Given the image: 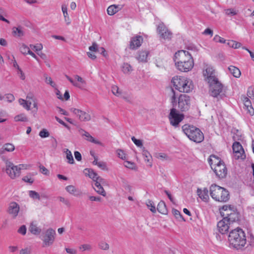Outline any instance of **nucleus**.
<instances>
[{
	"label": "nucleus",
	"instance_id": "obj_35",
	"mask_svg": "<svg viewBox=\"0 0 254 254\" xmlns=\"http://www.w3.org/2000/svg\"><path fill=\"white\" fill-rule=\"evenodd\" d=\"M12 33L15 36L21 37L24 35V32L21 27H13Z\"/></svg>",
	"mask_w": 254,
	"mask_h": 254
},
{
	"label": "nucleus",
	"instance_id": "obj_48",
	"mask_svg": "<svg viewBox=\"0 0 254 254\" xmlns=\"http://www.w3.org/2000/svg\"><path fill=\"white\" fill-rule=\"evenodd\" d=\"M112 92L116 96L119 97L121 95V92L119 88L116 85H114L112 87Z\"/></svg>",
	"mask_w": 254,
	"mask_h": 254
},
{
	"label": "nucleus",
	"instance_id": "obj_30",
	"mask_svg": "<svg viewBox=\"0 0 254 254\" xmlns=\"http://www.w3.org/2000/svg\"><path fill=\"white\" fill-rule=\"evenodd\" d=\"M142 151V155L144 157L145 161L149 163L148 165L150 166H151V165H151L152 156H151V154L147 150H146L145 149L144 147H143Z\"/></svg>",
	"mask_w": 254,
	"mask_h": 254
},
{
	"label": "nucleus",
	"instance_id": "obj_54",
	"mask_svg": "<svg viewBox=\"0 0 254 254\" xmlns=\"http://www.w3.org/2000/svg\"><path fill=\"white\" fill-rule=\"evenodd\" d=\"M19 172L22 170H27L31 167V165L29 164H21L17 165Z\"/></svg>",
	"mask_w": 254,
	"mask_h": 254
},
{
	"label": "nucleus",
	"instance_id": "obj_3",
	"mask_svg": "<svg viewBox=\"0 0 254 254\" xmlns=\"http://www.w3.org/2000/svg\"><path fill=\"white\" fill-rule=\"evenodd\" d=\"M228 241L234 248L239 249L244 247L246 244L245 234L242 229L237 228L230 231Z\"/></svg>",
	"mask_w": 254,
	"mask_h": 254
},
{
	"label": "nucleus",
	"instance_id": "obj_29",
	"mask_svg": "<svg viewBox=\"0 0 254 254\" xmlns=\"http://www.w3.org/2000/svg\"><path fill=\"white\" fill-rule=\"evenodd\" d=\"M239 215L237 212L236 209L230 214V215L228 216V218H227V221L229 222L231 224L239 220Z\"/></svg>",
	"mask_w": 254,
	"mask_h": 254
},
{
	"label": "nucleus",
	"instance_id": "obj_19",
	"mask_svg": "<svg viewBox=\"0 0 254 254\" xmlns=\"http://www.w3.org/2000/svg\"><path fill=\"white\" fill-rule=\"evenodd\" d=\"M143 42V38L140 36H136L131 38L130 44L129 48L134 50L139 47Z\"/></svg>",
	"mask_w": 254,
	"mask_h": 254
},
{
	"label": "nucleus",
	"instance_id": "obj_41",
	"mask_svg": "<svg viewBox=\"0 0 254 254\" xmlns=\"http://www.w3.org/2000/svg\"><path fill=\"white\" fill-rule=\"evenodd\" d=\"M226 15L228 16L235 15L238 13L239 11L234 8H228L224 10Z\"/></svg>",
	"mask_w": 254,
	"mask_h": 254
},
{
	"label": "nucleus",
	"instance_id": "obj_8",
	"mask_svg": "<svg viewBox=\"0 0 254 254\" xmlns=\"http://www.w3.org/2000/svg\"><path fill=\"white\" fill-rule=\"evenodd\" d=\"M168 118L170 124L176 127L184 119V115L179 113V110L176 108H173L170 110Z\"/></svg>",
	"mask_w": 254,
	"mask_h": 254
},
{
	"label": "nucleus",
	"instance_id": "obj_53",
	"mask_svg": "<svg viewBox=\"0 0 254 254\" xmlns=\"http://www.w3.org/2000/svg\"><path fill=\"white\" fill-rule=\"evenodd\" d=\"M79 249L82 252H84L86 251H90L92 249V247L89 244H83L81 245Z\"/></svg>",
	"mask_w": 254,
	"mask_h": 254
},
{
	"label": "nucleus",
	"instance_id": "obj_22",
	"mask_svg": "<svg viewBox=\"0 0 254 254\" xmlns=\"http://www.w3.org/2000/svg\"><path fill=\"white\" fill-rule=\"evenodd\" d=\"M83 173L86 176L89 177L95 182L98 181V179H102V178L98 176V174L92 169L86 168L83 171Z\"/></svg>",
	"mask_w": 254,
	"mask_h": 254
},
{
	"label": "nucleus",
	"instance_id": "obj_24",
	"mask_svg": "<svg viewBox=\"0 0 254 254\" xmlns=\"http://www.w3.org/2000/svg\"><path fill=\"white\" fill-rule=\"evenodd\" d=\"M83 133H81L83 136H84V139L87 141L99 145H102V143L98 140L95 139L91 136L89 132L84 130H82Z\"/></svg>",
	"mask_w": 254,
	"mask_h": 254
},
{
	"label": "nucleus",
	"instance_id": "obj_60",
	"mask_svg": "<svg viewBox=\"0 0 254 254\" xmlns=\"http://www.w3.org/2000/svg\"><path fill=\"white\" fill-rule=\"evenodd\" d=\"M17 74L21 80H25V75L23 71L22 70L21 68H18V69L17 70Z\"/></svg>",
	"mask_w": 254,
	"mask_h": 254
},
{
	"label": "nucleus",
	"instance_id": "obj_34",
	"mask_svg": "<svg viewBox=\"0 0 254 254\" xmlns=\"http://www.w3.org/2000/svg\"><path fill=\"white\" fill-rule=\"evenodd\" d=\"M158 211L163 214H166L167 213V210L165 203L163 201H160L157 205Z\"/></svg>",
	"mask_w": 254,
	"mask_h": 254
},
{
	"label": "nucleus",
	"instance_id": "obj_44",
	"mask_svg": "<svg viewBox=\"0 0 254 254\" xmlns=\"http://www.w3.org/2000/svg\"><path fill=\"white\" fill-rule=\"evenodd\" d=\"M20 51L23 55H27L30 51V50L26 45L22 44L20 47Z\"/></svg>",
	"mask_w": 254,
	"mask_h": 254
},
{
	"label": "nucleus",
	"instance_id": "obj_39",
	"mask_svg": "<svg viewBox=\"0 0 254 254\" xmlns=\"http://www.w3.org/2000/svg\"><path fill=\"white\" fill-rule=\"evenodd\" d=\"M124 165L125 167L132 170H136L137 169L134 163L128 161H125Z\"/></svg>",
	"mask_w": 254,
	"mask_h": 254
},
{
	"label": "nucleus",
	"instance_id": "obj_37",
	"mask_svg": "<svg viewBox=\"0 0 254 254\" xmlns=\"http://www.w3.org/2000/svg\"><path fill=\"white\" fill-rule=\"evenodd\" d=\"M65 190L70 194L76 195L78 192L77 190L73 185H69L65 187Z\"/></svg>",
	"mask_w": 254,
	"mask_h": 254
},
{
	"label": "nucleus",
	"instance_id": "obj_32",
	"mask_svg": "<svg viewBox=\"0 0 254 254\" xmlns=\"http://www.w3.org/2000/svg\"><path fill=\"white\" fill-rule=\"evenodd\" d=\"M122 71L127 74H129L133 70L132 66L128 63H124L121 66Z\"/></svg>",
	"mask_w": 254,
	"mask_h": 254
},
{
	"label": "nucleus",
	"instance_id": "obj_59",
	"mask_svg": "<svg viewBox=\"0 0 254 254\" xmlns=\"http://www.w3.org/2000/svg\"><path fill=\"white\" fill-rule=\"evenodd\" d=\"M63 16L64 17V22L67 25H69L71 23V19L69 16L68 13H66L64 14H63Z\"/></svg>",
	"mask_w": 254,
	"mask_h": 254
},
{
	"label": "nucleus",
	"instance_id": "obj_20",
	"mask_svg": "<svg viewBox=\"0 0 254 254\" xmlns=\"http://www.w3.org/2000/svg\"><path fill=\"white\" fill-rule=\"evenodd\" d=\"M236 208L234 206L231 205H225L220 208V212L223 218H228V216L230 215L231 213L234 212Z\"/></svg>",
	"mask_w": 254,
	"mask_h": 254
},
{
	"label": "nucleus",
	"instance_id": "obj_14",
	"mask_svg": "<svg viewBox=\"0 0 254 254\" xmlns=\"http://www.w3.org/2000/svg\"><path fill=\"white\" fill-rule=\"evenodd\" d=\"M157 31L161 39L168 41L171 39L172 33L163 23L158 25Z\"/></svg>",
	"mask_w": 254,
	"mask_h": 254
},
{
	"label": "nucleus",
	"instance_id": "obj_26",
	"mask_svg": "<svg viewBox=\"0 0 254 254\" xmlns=\"http://www.w3.org/2000/svg\"><path fill=\"white\" fill-rule=\"evenodd\" d=\"M148 54L149 52L147 51H140L138 53L136 58L139 62H146Z\"/></svg>",
	"mask_w": 254,
	"mask_h": 254
},
{
	"label": "nucleus",
	"instance_id": "obj_23",
	"mask_svg": "<svg viewBox=\"0 0 254 254\" xmlns=\"http://www.w3.org/2000/svg\"><path fill=\"white\" fill-rule=\"evenodd\" d=\"M197 195L203 201L207 202L209 199L208 191L206 188H204L203 190L198 189L197 190Z\"/></svg>",
	"mask_w": 254,
	"mask_h": 254
},
{
	"label": "nucleus",
	"instance_id": "obj_1",
	"mask_svg": "<svg viewBox=\"0 0 254 254\" xmlns=\"http://www.w3.org/2000/svg\"><path fill=\"white\" fill-rule=\"evenodd\" d=\"M174 61L177 69L183 72L190 70L194 65L193 58L187 51L181 50L176 53Z\"/></svg>",
	"mask_w": 254,
	"mask_h": 254
},
{
	"label": "nucleus",
	"instance_id": "obj_11",
	"mask_svg": "<svg viewBox=\"0 0 254 254\" xmlns=\"http://www.w3.org/2000/svg\"><path fill=\"white\" fill-rule=\"evenodd\" d=\"M56 232L52 228L47 229L44 233L42 241L43 247H49L52 245L55 241Z\"/></svg>",
	"mask_w": 254,
	"mask_h": 254
},
{
	"label": "nucleus",
	"instance_id": "obj_16",
	"mask_svg": "<svg viewBox=\"0 0 254 254\" xmlns=\"http://www.w3.org/2000/svg\"><path fill=\"white\" fill-rule=\"evenodd\" d=\"M233 150L236 159L244 160L246 158L244 150L241 144L238 142H235L233 144Z\"/></svg>",
	"mask_w": 254,
	"mask_h": 254
},
{
	"label": "nucleus",
	"instance_id": "obj_50",
	"mask_svg": "<svg viewBox=\"0 0 254 254\" xmlns=\"http://www.w3.org/2000/svg\"><path fill=\"white\" fill-rule=\"evenodd\" d=\"M45 82H46V83L50 84L52 87H53L54 88L56 87V84L54 81H53L51 77H50L47 75H45Z\"/></svg>",
	"mask_w": 254,
	"mask_h": 254
},
{
	"label": "nucleus",
	"instance_id": "obj_18",
	"mask_svg": "<svg viewBox=\"0 0 254 254\" xmlns=\"http://www.w3.org/2000/svg\"><path fill=\"white\" fill-rule=\"evenodd\" d=\"M19 210V204L15 202H11L9 204L7 211L9 215L15 218L18 215Z\"/></svg>",
	"mask_w": 254,
	"mask_h": 254
},
{
	"label": "nucleus",
	"instance_id": "obj_40",
	"mask_svg": "<svg viewBox=\"0 0 254 254\" xmlns=\"http://www.w3.org/2000/svg\"><path fill=\"white\" fill-rule=\"evenodd\" d=\"M172 213L178 220L180 221H185L180 212L177 209H173Z\"/></svg>",
	"mask_w": 254,
	"mask_h": 254
},
{
	"label": "nucleus",
	"instance_id": "obj_31",
	"mask_svg": "<svg viewBox=\"0 0 254 254\" xmlns=\"http://www.w3.org/2000/svg\"><path fill=\"white\" fill-rule=\"evenodd\" d=\"M89 49L91 52H101V53L103 54L105 52L104 48L102 47L99 48L98 45L96 43H93L92 45L89 47Z\"/></svg>",
	"mask_w": 254,
	"mask_h": 254
},
{
	"label": "nucleus",
	"instance_id": "obj_2",
	"mask_svg": "<svg viewBox=\"0 0 254 254\" xmlns=\"http://www.w3.org/2000/svg\"><path fill=\"white\" fill-rule=\"evenodd\" d=\"M170 101L173 108L176 109L177 108L178 110L181 112L189 110L191 105V99L189 96L182 94L177 97L173 89L172 90Z\"/></svg>",
	"mask_w": 254,
	"mask_h": 254
},
{
	"label": "nucleus",
	"instance_id": "obj_10",
	"mask_svg": "<svg viewBox=\"0 0 254 254\" xmlns=\"http://www.w3.org/2000/svg\"><path fill=\"white\" fill-rule=\"evenodd\" d=\"M210 92L211 95L214 97H218L221 95L223 91V85L218 80V78L214 81L209 82Z\"/></svg>",
	"mask_w": 254,
	"mask_h": 254
},
{
	"label": "nucleus",
	"instance_id": "obj_15",
	"mask_svg": "<svg viewBox=\"0 0 254 254\" xmlns=\"http://www.w3.org/2000/svg\"><path fill=\"white\" fill-rule=\"evenodd\" d=\"M65 77L67 80L72 84V85L75 87L82 89L86 85V81L78 75L76 74L74 75L75 80H73L72 78L67 75H65Z\"/></svg>",
	"mask_w": 254,
	"mask_h": 254
},
{
	"label": "nucleus",
	"instance_id": "obj_4",
	"mask_svg": "<svg viewBox=\"0 0 254 254\" xmlns=\"http://www.w3.org/2000/svg\"><path fill=\"white\" fill-rule=\"evenodd\" d=\"M172 83L175 89L180 92L190 93L194 87L192 80L185 76H175L173 77Z\"/></svg>",
	"mask_w": 254,
	"mask_h": 254
},
{
	"label": "nucleus",
	"instance_id": "obj_6",
	"mask_svg": "<svg viewBox=\"0 0 254 254\" xmlns=\"http://www.w3.org/2000/svg\"><path fill=\"white\" fill-rule=\"evenodd\" d=\"M184 133L188 138L196 143H200L204 139V135L201 130L192 126L185 125L182 127Z\"/></svg>",
	"mask_w": 254,
	"mask_h": 254
},
{
	"label": "nucleus",
	"instance_id": "obj_12",
	"mask_svg": "<svg viewBox=\"0 0 254 254\" xmlns=\"http://www.w3.org/2000/svg\"><path fill=\"white\" fill-rule=\"evenodd\" d=\"M70 111L81 122H88L91 120V116L89 112L75 108H71Z\"/></svg>",
	"mask_w": 254,
	"mask_h": 254
},
{
	"label": "nucleus",
	"instance_id": "obj_43",
	"mask_svg": "<svg viewBox=\"0 0 254 254\" xmlns=\"http://www.w3.org/2000/svg\"><path fill=\"white\" fill-rule=\"evenodd\" d=\"M29 196L33 199H40L39 194L34 190H29L28 191Z\"/></svg>",
	"mask_w": 254,
	"mask_h": 254
},
{
	"label": "nucleus",
	"instance_id": "obj_36",
	"mask_svg": "<svg viewBox=\"0 0 254 254\" xmlns=\"http://www.w3.org/2000/svg\"><path fill=\"white\" fill-rule=\"evenodd\" d=\"M64 152L66 155V158L67 160V162L71 164H73L74 161L71 151L68 149H65Z\"/></svg>",
	"mask_w": 254,
	"mask_h": 254
},
{
	"label": "nucleus",
	"instance_id": "obj_49",
	"mask_svg": "<svg viewBox=\"0 0 254 254\" xmlns=\"http://www.w3.org/2000/svg\"><path fill=\"white\" fill-rule=\"evenodd\" d=\"M227 44L230 47L235 49L239 48L241 46V44L240 43L234 41H229L228 42Z\"/></svg>",
	"mask_w": 254,
	"mask_h": 254
},
{
	"label": "nucleus",
	"instance_id": "obj_45",
	"mask_svg": "<svg viewBox=\"0 0 254 254\" xmlns=\"http://www.w3.org/2000/svg\"><path fill=\"white\" fill-rule=\"evenodd\" d=\"M156 157L161 161L169 160V157L165 153H159L156 154Z\"/></svg>",
	"mask_w": 254,
	"mask_h": 254
},
{
	"label": "nucleus",
	"instance_id": "obj_28",
	"mask_svg": "<svg viewBox=\"0 0 254 254\" xmlns=\"http://www.w3.org/2000/svg\"><path fill=\"white\" fill-rule=\"evenodd\" d=\"M1 147L3 151L4 154H5L6 153L13 152L15 149L14 145L11 143H5L2 145Z\"/></svg>",
	"mask_w": 254,
	"mask_h": 254
},
{
	"label": "nucleus",
	"instance_id": "obj_47",
	"mask_svg": "<svg viewBox=\"0 0 254 254\" xmlns=\"http://www.w3.org/2000/svg\"><path fill=\"white\" fill-rule=\"evenodd\" d=\"M98 246L100 249L104 251H107L110 248L109 245L104 241L100 242L98 244Z\"/></svg>",
	"mask_w": 254,
	"mask_h": 254
},
{
	"label": "nucleus",
	"instance_id": "obj_62",
	"mask_svg": "<svg viewBox=\"0 0 254 254\" xmlns=\"http://www.w3.org/2000/svg\"><path fill=\"white\" fill-rule=\"evenodd\" d=\"M214 40L216 42H219L220 43H225L226 42V40L224 38L220 37L218 35L215 36L214 37Z\"/></svg>",
	"mask_w": 254,
	"mask_h": 254
},
{
	"label": "nucleus",
	"instance_id": "obj_7",
	"mask_svg": "<svg viewBox=\"0 0 254 254\" xmlns=\"http://www.w3.org/2000/svg\"><path fill=\"white\" fill-rule=\"evenodd\" d=\"M210 192L212 198L216 201L226 202L229 198L228 191L224 188L215 184L212 185L210 186Z\"/></svg>",
	"mask_w": 254,
	"mask_h": 254
},
{
	"label": "nucleus",
	"instance_id": "obj_56",
	"mask_svg": "<svg viewBox=\"0 0 254 254\" xmlns=\"http://www.w3.org/2000/svg\"><path fill=\"white\" fill-rule=\"evenodd\" d=\"M243 100L244 105V108H248L250 107V106H252L251 102L248 97H244Z\"/></svg>",
	"mask_w": 254,
	"mask_h": 254
},
{
	"label": "nucleus",
	"instance_id": "obj_21",
	"mask_svg": "<svg viewBox=\"0 0 254 254\" xmlns=\"http://www.w3.org/2000/svg\"><path fill=\"white\" fill-rule=\"evenodd\" d=\"M105 182V180L104 179H98V181L95 183V188H94L95 190L99 194L103 195V196H105L106 195V193L103 189V188L101 186V184H104Z\"/></svg>",
	"mask_w": 254,
	"mask_h": 254
},
{
	"label": "nucleus",
	"instance_id": "obj_61",
	"mask_svg": "<svg viewBox=\"0 0 254 254\" xmlns=\"http://www.w3.org/2000/svg\"><path fill=\"white\" fill-rule=\"evenodd\" d=\"M59 199L61 202L64 203L67 206L69 207L70 206V203L69 201V200H67V199H65V198L62 196H60L59 197Z\"/></svg>",
	"mask_w": 254,
	"mask_h": 254
},
{
	"label": "nucleus",
	"instance_id": "obj_51",
	"mask_svg": "<svg viewBox=\"0 0 254 254\" xmlns=\"http://www.w3.org/2000/svg\"><path fill=\"white\" fill-rule=\"evenodd\" d=\"M30 47L31 49L34 50L36 52L41 51L43 49V46L41 44H37L36 45H30Z\"/></svg>",
	"mask_w": 254,
	"mask_h": 254
},
{
	"label": "nucleus",
	"instance_id": "obj_42",
	"mask_svg": "<svg viewBox=\"0 0 254 254\" xmlns=\"http://www.w3.org/2000/svg\"><path fill=\"white\" fill-rule=\"evenodd\" d=\"M146 205L147 207L150 209V210L153 212L155 213L156 211V208L155 205L153 201L150 200H148L146 202Z\"/></svg>",
	"mask_w": 254,
	"mask_h": 254
},
{
	"label": "nucleus",
	"instance_id": "obj_57",
	"mask_svg": "<svg viewBox=\"0 0 254 254\" xmlns=\"http://www.w3.org/2000/svg\"><path fill=\"white\" fill-rule=\"evenodd\" d=\"M117 153L119 158L123 160H125L126 158V155L123 150L121 149H118L117 150Z\"/></svg>",
	"mask_w": 254,
	"mask_h": 254
},
{
	"label": "nucleus",
	"instance_id": "obj_33",
	"mask_svg": "<svg viewBox=\"0 0 254 254\" xmlns=\"http://www.w3.org/2000/svg\"><path fill=\"white\" fill-rule=\"evenodd\" d=\"M228 69L234 77L238 78L240 76L241 73L238 68L234 66L231 65L228 67Z\"/></svg>",
	"mask_w": 254,
	"mask_h": 254
},
{
	"label": "nucleus",
	"instance_id": "obj_58",
	"mask_svg": "<svg viewBox=\"0 0 254 254\" xmlns=\"http://www.w3.org/2000/svg\"><path fill=\"white\" fill-rule=\"evenodd\" d=\"M27 229L25 225L21 226L17 230V232L22 235H25L26 233Z\"/></svg>",
	"mask_w": 254,
	"mask_h": 254
},
{
	"label": "nucleus",
	"instance_id": "obj_46",
	"mask_svg": "<svg viewBox=\"0 0 254 254\" xmlns=\"http://www.w3.org/2000/svg\"><path fill=\"white\" fill-rule=\"evenodd\" d=\"M131 140L137 147H140L142 149L143 147H144L143 146V142L142 140L137 139L134 136H132L131 137Z\"/></svg>",
	"mask_w": 254,
	"mask_h": 254
},
{
	"label": "nucleus",
	"instance_id": "obj_63",
	"mask_svg": "<svg viewBox=\"0 0 254 254\" xmlns=\"http://www.w3.org/2000/svg\"><path fill=\"white\" fill-rule=\"evenodd\" d=\"M123 187L127 190L130 191L131 190V187L125 180L123 181Z\"/></svg>",
	"mask_w": 254,
	"mask_h": 254
},
{
	"label": "nucleus",
	"instance_id": "obj_52",
	"mask_svg": "<svg viewBox=\"0 0 254 254\" xmlns=\"http://www.w3.org/2000/svg\"><path fill=\"white\" fill-rule=\"evenodd\" d=\"M7 117H8V115L5 112L0 110V123L5 122L7 119L4 118Z\"/></svg>",
	"mask_w": 254,
	"mask_h": 254
},
{
	"label": "nucleus",
	"instance_id": "obj_38",
	"mask_svg": "<svg viewBox=\"0 0 254 254\" xmlns=\"http://www.w3.org/2000/svg\"><path fill=\"white\" fill-rule=\"evenodd\" d=\"M14 120L15 122H27L28 119L25 114H20L15 116L14 118Z\"/></svg>",
	"mask_w": 254,
	"mask_h": 254
},
{
	"label": "nucleus",
	"instance_id": "obj_5",
	"mask_svg": "<svg viewBox=\"0 0 254 254\" xmlns=\"http://www.w3.org/2000/svg\"><path fill=\"white\" fill-rule=\"evenodd\" d=\"M211 169L220 179L224 178L227 174V169L224 163L215 155H211L208 159Z\"/></svg>",
	"mask_w": 254,
	"mask_h": 254
},
{
	"label": "nucleus",
	"instance_id": "obj_25",
	"mask_svg": "<svg viewBox=\"0 0 254 254\" xmlns=\"http://www.w3.org/2000/svg\"><path fill=\"white\" fill-rule=\"evenodd\" d=\"M122 8V6L120 5H111L107 9V13L109 15H113L120 10Z\"/></svg>",
	"mask_w": 254,
	"mask_h": 254
},
{
	"label": "nucleus",
	"instance_id": "obj_55",
	"mask_svg": "<svg viewBox=\"0 0 254 254\" xmlns=\"http://www.w3.org/2000/svg\"><path fill=\"white\" fill-rule=\"evenodd\" d=\"M49 135V132L46 129H43L39 132V136L42 138L47 137Z\"/></svg>",
	"mask_w": 254,
	"mask_h": 254
},
{
	"label": "nucleus",
	"instance_id": "obj_64",
	"mask_svg": "<svg viewBox=\"0 0 254 254\" xmlns=\"http://www.w3.org/2000/svg\"><path fill=\"white\" fill-rule=\"evenodd\" d=\"M244 109L247 111V113L250 114L251 116H253L254 114V109L252 106H250L248 108H244Z\"/></svg>",
	"mask_w": 254,
	"mask_h": 254
},
{
	"label": "nucleus",
	"instance_id": "obj_9",
	"mask_svg": "<svg viewBox=\"0 0 254 254\" xmlns=\"http://www.w3.org/2000/svg\"><path fill=\"white\" fill-rule=\"evenodd\" d=\"M5 173L11 179H16L20 177L21 174L17 165L12 162L7 160L5 162Z\"/></svg>",
	"mask_w": 254,
	"mask_h": 254
},
{
	"label": "nucleus",
	"instance_id": "obj_13",
	"mask_svg": "<svg viewBox=\"0 0 254 254\" xmlns=\"http://www.w3.org/2000/svg\"><path fill=\"white\" fill-rule=\"evenodd\" d=\"M203 75L205 80L208 83L213 82L214 80L217 79L215 75V70L213 67L210 65L206 64L204 67Z\"/></svg>",
	"mask_w": 254,
	"mask_h": 254
},
{
	"label": "nucleus",
	"instance_id": "obj_27",
	"mask_svg": "<svg viewBox=\"0 0 254 254\" xmlns=\"http://www.w3.org/2000/svg\"><path fill=\"white\" fill-rule=\"evenodd\" d=\"M29 230L32 234L35 235H38L41 232V228L38 227L37 224L34 222L31 223Z\"/></svg>",
	"mask_w": 254,
	"mask_h": 254
},
{
	"label": "nucleus",
	"instance_id": "obj_17",
	"mask_svg": "<svg viewBox=\"0 0 254 254\" xmlns=\"http://www.w3.org/2000/svg\"><path fill=\"white\" fill-rule=\"evenodd\" d=\"M227 219L223 218L217 224V228L220 233L222 234L226 233L230 228L231 223L227 221Z\"/></svg>",
	"mask_w": 254,
	"mask_h": 254
}]
</instances>
